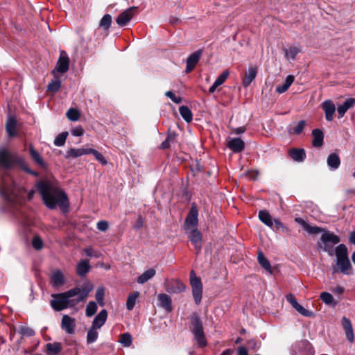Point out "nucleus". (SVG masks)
<instances>
[{
	"mask_svg": "<svg viewBox=\"0 0 355 355\" xmlns=\"http://www.w3.org/2000/svg\"><path fill=\"white\" fill-rule=\"evenodd\" d=\"M93 288L94 285L92 282H85L80 287L76 286L66 292L53 294L52 297L54 299L51 300L50 304L56 311H62L68 307L72 308L80 302H85Z\"/></svg>",
	"mask_w": 355,
	"mask_h": 355,
	"instance_id": "f257e3e1",
	"label": "nucleus"
},
{
	"mask_svg": "<svg viewBox=\"0 0 355 355\" xmlns=\"http://www.w3.org/2000/svg\"><path fill=\"white\" fill-rule=\"evenodd\" d=\"M37 191L42 196L44 204L51 209L58 205L62 209L68 207L67 194L49 180H40L36 184Z\"/></svg>",
	"mask_w": 355,
	"mask_h": 355,
	"instance_id": "f03ea898",
	"label": "nucleus"
},
{
	"mask_svg": "<svg viewBox=\"0 0 355 355\" xmlns=\"http://www.w3.org/2000/svg\"><path fill=\"white\" fill-rule=\"evenodd\" d=\"M15 165H19L25 172L35 177L38 173L32 171L26 164L24 159L16 153H12L6 149L0 150V168L10 170Z\"/></svg>",
	"mask_w": 355,
	"mask_h": 355,
	"instance_id": "7ed1b4c3",
	"label": "nucleus"
},
{
	"mask_svg": "<svg viewBox=\"0 0 355 355\" xmlns=\"http://www.w3.org/2000/svg\"><path fill=\"white\" fill-rule=\"evenodd\" d=\"M336 265L340 272L344 275L353 274V268L348 257L347 248L345 244L338 245L335 249Z\"/></svg>",
	"mask_w": 355,
	"mask_h": 355,
	"instance_id": "20e7f679",
	"label": "nucleus"
},
{
	"mask_svg": "<svg viewBox=\"0 0 355 355\" xmlns=\"http://www.w3.org/2000/svg\"><path fill=\"white\" fill-rule=\"evenodd\" d=\"M190 322L192 326L191 331L194 339L200 347L207 345V340L204 333L202 322L197 313H193L190 316Z\"/></svg>",
	"mask_w": 355,
	"mask_h": 355,
	"instance_id": "39448f33",
	"label": "nucleus"
},
{
	"mask_svg": "<svg viewBox=\"0 0 355 355\" xmlns=\"http://www.w3.org/2000/svg\"><path fill=\"white\" fill-rule=\"evenodd\" d=\"M340 241V238L336 234L329 231H324L317 244L324 252H327L329 255L332 256L334 245L338 244Z\"/></svg>",
	"mask_w": 355,
	"mask_h": 355,
	"instance_id": "423d86ee",
	"label": "nucleus"
},
{
	"mask_svg": "<svg viewBox=\"0 0 355 355\" xmlns=\"http://www.w3.org/2000/svg\"><path fill=\"white\" fill-rule=\"evenodd\" d=\"M190 284L194 301L198 305L202 297V284L200 278L196 276L194 270L190 272Z\"/></svg>",
	"mask_w": 355,
	"mask_h": 355,
	"instance_id": "0eeeda50",
	"label": "nucleus"
},
{
	"mask_svg": "<svg viewBox=\"0 0 355 355\" xmlns=\"http://www.w3.org/2000/svg\"><path fill=\"white\" fill-rule=\"evenodd\" d=\"M198 210L196 205L193 203L186 217L184 228L188 232L190 230L197 229L198 223Z\"/></svg>",
	"mask_w": 355,
	"mask_h": 355,
	"instance_id": "6e6552de",
	"label": "nucleus"
},
{
	"mask_svg": "<svg viewBox=\"0 0 355 355\" xmlns=\"http://www.w3.org/2000/svg\"><path fill=\"white\" fill-rule=\"evenodd\" d=\"M164 286L165 290L170 294H179L186 289V286L178 279H166Z\"/></svg>",
	"mask_w": 355,
	"mask_h": 355,
	"instance_id": "1a4fd4ad",
	"label": "nucleus"
},
{
	"mask_svg": "<svg viewBox=\"0 0 355 355\" xmlns=\"http://www.w3.org/2000/svg\"><path fill=\"white\" fill-rule=\"evenodd\" d=\"M137 7L132 6L119 15L116 19V24L120 26H125L135 15Z\"/></svg>",
	"mask_w": 355,
	"mask_h": 355,
	"instance_id": "9d476101",
	"label": "nucleus"
},
{
	"mask_svg": "<svg viewBox=\"0 0 355 355\" xmlns=\"http://www.w3.org/2000/svg\"><path fill=\"white\" fill-rule=\"evenodd\" d=\"M202 54V49H198L194 53H191L187 59V67L185 72L187 73L191 72L199 62L200 57Z\"/></svg>",
	"mask_w": 355,
	"mask_h": 355,
	"instance_id": "9b49d317",
	"label": "nucleus"
},
{
	"mask_svg": "<svg viewBox=\"0 0 355 355\" xmlns=\"http://www.w3.org/2000/svg\"><path fill=\"white\" fill-rule=\"evenodd\" d=\"M69 68V58L64 51H61L57 62L56 69L59 73H64Z\"/></svg>",
	"mask_w": 355,
	"mask_h": 355,
	"instance_id": "f8f14e48",
	"label": "nucleus"
},
{
	"mask_svg": "<svg viewBox=\"0 0 355 355\" xmlns=\"http://www.w3.org/2000/svg\"><path fill=\"white\" fill-rule=\"evenodd\" d=\"M189 233V239L194 245L197 253H199L202 248V234L198 229L190 230Z\"/></svg>",
	"mask_w": 355,
	"mask_h": 355,
	"instance_id": "ddd939ff",
	"label": "nucleus"
},
{
	"mask_svg": "<svg viewBox=\"0 0 355 355\" xmlns=\"http://www.w3.org/2000/svg\"><path fill=\"white\" fill-rule=\"evenodd\" d=\"M61 328L68 334H73L75 333L76 320L68 315H64L62 318Z\"/></svg>",
	"mask_w": 355,
	"mask_h": 355,
	"instance_id": "4468645a",
	"label": "nucleus"
},
{
	"mask_svg": "<svg viewBox=\"0 0 355 355\" xmlns=\"http://www.w3.org/2000/svg\"><path fill=\"white\" fill-rule=\"evenodd\" d=\"M29 153L32 160L35 164L40 166L42 169H46L48 165L44 160L41 155L35 149L32 144L29 146Z\"/></svg>",
	"mask_w": 355,
	"mask_h": 355,
	"instance_id": "2eb2a0df",
	"label": "nucleus"
},
{
	"mask_svg": "<svg viewBox=\"0 0 355 355\" xmlns=\"http://www.w3.org/2000/svg\"><path fill=\"white\" fill-rule=\"evenodd\" d=\"M321 107L324 112L326 120L331 121L336 111V107L333 101L331 100H326L321 104Z\"/></svg>",
	"mask_w": 355,
	"mask_h": 355,
	"instance_id": "dca6fc26",
	"label": "nucleus"
},
{
	"mask_svg": "<svg viewBox=\"0 0 355 355\" xmlns=\"http://www.w3.org/2000/svg\"><path fill=\"white\" fill-rule=\"evenodd\" d=\"M227 147L234 153H241L245 148V143L241 138L231 139L227 141Z\"/></svg>",
	"mask_w": 355,
	"mask_h": 355,
	"instance_id": "f3484780",
	"label": "nucleus"
},
{
	"mask_svg": "<svg viewBox=\"0 0 355 355\" xmlns=\"http://www.w3.org/2000/svg\"><path fill=\"white\" fill-rule=\"evenodd\" d=\"M178 135L171 129L168 130L167 137L166 139L161 144L159 148L165 150L171 147V146L177 142V138Z\"/></svg>",
	"mask_w": 355,
	"mask_h": 355,
	"instance_id": "a211bd4d",
	"label": "nucleus"
},
{
	"mask_svg": "<svg viewBox=\"0 0 355 355\" xmlns=\"http://www.w3.org/2000/svg\"><path fill=\"white\" fill-rule=\"evenodd\" d=\"M107 318V312L105 309L101 310L94 318L92 327L99 329L101 328L106 322Z\"/></svg>",
	"mask_w": 355,
	"mask_h": 355,
	"instance_id": "6ab92c4d",
	"label": "nucleus"
},
{
	"mask_svg": "<svg viewBox=\"0 0 355 355\" xmlns=\"http://www.w3.org/2000/svg\"><path fill=\"white\" fill-rule=\"evenodd\" d=\"M257 70V67H251L249 68L243 78V85L244 87H248L256 78Z\"/></svg>",
	"mask_w": 355,
	"mask_h": 355,
	"instance_id": "aec40b11",
	"label": "nucleus"
},
{
	"mask_svg": "<svg viewBox=\"0 0 355 355\" xmlns=\"http://www.w3.org/2000/svg\"><path fill=\"white\" fill-rule=\"evenodd\" d=\"M158 300L159 302V306L162 308L164 309L168 312H171L172 311V300L167 294H159L158 295Z\"/></svg>",
	"mask_w": 355,
	"mask_h": 355,
	"instance_id": "412c9836",
	"label": "nucleus"
},
{
	"mask_svg": "<svg viewBox=\"0 0 355 355\" xmlns=\"http://www.w3.org/2000/svg\"><path fill=\"white\" fill-rule=\"evenodd\" d=\"M257 261L259 264L263 268H264L270 274H272L271 264L269 260L265 257L264 254L261 250H259L257 252Z\"/></svg>",
	"mask_w": 355,
	"mask_h": 355,
	"instance_id": "4be33fe9",
	"label": "nucleus"
},
{
	"mask_svg": "<svg viewBox=\"0 0 355 355\" xmlns=\"http://www.w3.org/2000/svg\"><path fill=\"white\" fill-rule=\"evenodd\" d=\"M289 156L295 162H303L306 157V153L303 148H292L288 151Z\"/></svg>",
	"mask_w": 355,
	"mask_h": 355,
	"instance_id": "5701e85b",
	"label": "nucleus"
},
{
	"mask_svg": "<svg viewBox=\"0 0 355 355\" xmlns=\"http://www.w3.org/2000/svg\"><path fill=\"white\" fill-rule=\"evenodd\" d=\"M313 139L312 144L314 147L320 148L323 145L324 133L320 129H314L312 130Z\"/></svg>",
	"mask_w": 355,
	"mask_h": 355,
	"instance_id": "b1692460",
	"label": "nucleus"
},
{
	"mask_svg": "<svg viewBox=\"0 0 355 355\" xmlns=\"http://www.w3.org/2000/svg\"><path fill=\"white\" fill-rule=\"evenodd\" d=\"M342 325L345 331L347 338L352 342L354 340V332L351 321L346 317L342 318Z\"/></svg>",
	"mask_w": 355,
	"mask_h": 355,
	"instance_id": "393cba45",
	"label": "nucleus"
},
{
	"mask_svg": "<svg viewBox=\"0 0 355 355\" xmlns=\"http://www.w3.org/2000/svg\"><path fill=\"white\" fill-rule=\"evenodd\" d=\"M90 268L89 260H82L77 265L76 273L78 276L83 277L89 271Z\"/></svg>",
	"mask_w": 355,
	"mask_h": 355,
	"instance_id": "a878e982",
	"label": "nucleus"
},
{
	"mask_svg": "<svg viewBox=\"0 0 355 355\" xmlns=\"http://www.w3.org/2000/svg\"><path fill=\"white\" fill-rule=\"evenodd\" d=\"M259 220L268 227L272 228L274 225V219L269 212L266 210H261L259 212Z\"/></svg>",
	"mask_w": 355,
	"mask_h": 355,
	"instance_id": "bb28decb",
	"label": "nucleus"
},
{
	"mask_svg": "<svg viewBox=\"0 0 355 355\" xmlns=\"http://www.w3.org/2000/svg\"><path fill=\"white\" fill-rule=\"evenodd\" d=\"M46 353L48 355H58L62 351V344L59 342L47 343L46 345Z\"/></svg>",
	"mask_w": 355,
	"mask_h": 355,
	"instance_id": "cd10ccee",
	"label": "nucleus"
},
{
	"mask_svg": "<svg viewBox=\"0 0 355 355\" xmlns=\"http://www.w3.org/2000/svg\"><path fill=\"white\" fill-rule=\"evenodd\" d=\"M327 163L329 167H330L331 169H337L340 164V159L338 155L335 153H331L327 157Z\"/></svg>",
	"mask_w": 355,
	"mask_h": 355,
	"instance_id": "c85d7f7f",
	"label": "nucleus"
},
{
	"mask_svg": "<svg viewBox=\"0 0 355 355\" xmlns=\"http://www.w3.org/2000/svg\"><path fill=\"white\" fill-rule=\"evenodd\" d=\"M17 121L15 118L9 117L6 124V129L9 137L16 135Z\"/></svg>",
	"mask_w": 355,
	"mask_h": 355,
	"instance_id": "c756f323",
	"label": "nucleus"
},
{
	"mask_svg": "<svg viewBox=\"0 0 355 355\" xmlns=\"http://www.w3.org/2000/svg\"><path fill=\"white\" fill-rule=\"evenodd\" d=\"M64 277L60 270L54 272L51 276V283L53 286H60L64 284Z\"/></svg>",
	"mask_w": 355,
	"mask_h": 355,
	"instance_id": "7c9ffc66",
	"label": "nucleus"
},
{
	"mask_svg": "<svg viewBox=\"0 0 355 355\" xmlns=\"http://www.w3.org/2000/svg\"><path fill=\"white\" fill-rule=\"evenodd\" d=\"M156 271L153 268H150L144 273H142L140 276L137 277V282L138 284H144L147 282L149 279L153 278L155 275Z\"/></svg>",
	"mask_w": 355,
	"mask_h": 355,
	"instance_id": "2f4dec72",
	"label": "nucleus"
},
{
	"mask_svg": "<svg viewBox=\"0 0 355 355\" xmlns=\"http://www.w3.org/2000/svg\"><path fill=\"white\" fill-rule=\"evenodd\" d=\"M294 76L292 75H288L285 80V83L282 85H278L276 87V92L279 94H282L288 90L289 87L292 85L294 81Z\"/></svg>",
	"mask_w": 355,
	"mask_h": 355,
	"instance_id": "473e14b6",
	"label": "nucleus"
},
{
	"mask_svg": "<svg viewBox=\"0 0 355 355\" xmlns=\"http://www.w3.org/2000/svg\"><path fill=\"white\" fill-rule=\"evenodd\" d=\"M273 230L282 232L286 235H291V230L283 224L279 219H274V225L272 228Z\"/></svg>",
	"mask_w": 355,
	"mask_h": 355,
	"instance_id": "72a5a7b5",
	"label": "nucleus"
},
{
	"mask_svg": "<svg viewBox=\"0 0 355 355\" xmlns=\"http://www.w3.org/2000/svg\"><path fill=\"white\" fill-rule=\"evenodd\" d=\"M139 296V293L138 291H135L133 293H131L128 298L126 302V308L128 311H131L133 309L134 306H135L136 301L138 299Z\"/></svg>",
	"mask_w": 355,
	"mask_h": 355,
	"instance_id": "f704fd0d",
	"label": "nucleus"
},
{
	"mask_svg": "<svg viewBox=\"0 0 355 355\" xmlns=\"http://www.w3.org/2000/svg\"><path fill=\"white\" fill-rule=\"evenodd\" d=\"M179 112L184 120L189 123L192 121L193 115L191 110L185 105H182L179 108Z\"/></svg>",
	"mask_w": 355,
	"mask_h": 355,
	"instance_id": "c9c22d12",
	"label": "nucleus"
},
{
	"mask_svg": "<svg viewBox=\"0 0 355 355\" xmlns=\"http://www.w3.org/2000/svg\"><path fill=\"white\" fill-rule=\"evenodd\" d=\"M112 18L110 14H105L100 21L99 27L107 31L112 24Z\"/></svg>",
	"mask_w": 355,
	"mask_h": 355,
	"instance_id": "e433bc0d",
	"label": "nucleus"
},
{
	"mask_svg": "<svg viewBox=\"0 0 355 355\" xmlns=\"http://www.w3.org/2000/svg\"><path fill=\"white\" fill-rule=\"evenodd\" d=\"M66 116L69 120L71 121H77L80 119V114L76 108H70L67 110Z\"/></svg>",
	"mask_w": 355,
	"mask_h": 355,
	"instance_id": "4c0bfd02",
	"label": "nucleus"
},
{
	"mask_svg": "<svg viewBox=\"0 0 355 355\" xmlns=\"http://www.w3.org/2000/svg\"><path fill=\"white\" fill-rule=\"evenodd\" d=\"M83 155V148H71L66 152L65 158H76Z\"/></svg>",
	"mask_w": 355,
	"mask_h": 355,
	"instance_id": "58836bf2",
	"label": "nucleus"
},
{
	"mask_svg": "<svg viewBox=\"0 0 355 355\" xmlns=\"http://www.w3.org/2000/svg\"><path fill=\"white\" fill-rule=\"evenodd\" d=\"M98 336V333L96 331V328L91 327L89 329L87 335V343H92L95 342Z\"/></svg>",
	"mask_w": 355,
	"mask_h": 355,
	"instance_id": "ea45409f",
	"label": "nucleus"
},
{
	"mask_svg": "<svg viewBox=\"0 0 355 355\" xmlns=\"http://www.w3.org/2000/svg\"><path fill=\"white\" fill-rule=\"evenodd\" d=\"M97 304L95 302L91 301L89 302L85 310V314L87 317H92L93 316L96 311H97Z\"/></svg>",
	"mask_w": 355,
	"mask_h": 355,
	"instance_id": "a19ab883",
	"label": "nucleus"
},
{
	"mask_svg": "<svg viewBox=\"0 0 355 355\" xmlns=\"http://www.w3.org/2000/svg\"><path fill=\"white\" fill-rule=\"evenodd\" d=\"M104 295H105V290L103 287H98L96 290L95 297L101 306H103L105 305L104 302Z\"/></svg>",
	"mask_w": 355,
	"mask_h": 355,
	"instance_id": "79ce46f5",
	"label": "nucleus"
},
{
	"mask_svg": "<svg viewBox=\"0 0 355 355\" xmlns=\"http://www.w3.org/2000/svg\"><path fill=\"white\" fill-rule=\"evenodd\" d=\"M68 132H61L55 137L54 144L56 146H62L65 144Z\"/></svg>",
	"mask_w": 355,
	"mask_h": 355,
	"instance_id": "37998d69",
	"label": "nucleus"
},
{
	"mask_svg": "<svg viewBox=\"0 0 355 355\" xmlns=\"http://www.w3.org/2000/svg\"><path fill=\"white\" fill-rule=\"evenodd\" d=\"M119 342L124 347H130L132 344V336L129 333H124L121 335Z\"/></svg>",
	"mask_w": 355,
	"mask_h": 355,
	"instance_id": "c03bdc74",
	"label": "nucleus"
},
{
	"mask_svg": "<svg viewBox=\"0 0 355 355\" xmlns=\"http://www.w3.org/2000/svg\"><path fill=\"white\" fill-rule=\"evenodd\" d=\"M61 86V81L60 80H54L49 83L47 89L51 92H56L59 90Z\"/></svg>",
	"mask_w": 355,
	"mask_h": 355,
	"instance_id": "a18cd8bd",
	"label": "nucleus"
},
{
	"mask_svg": "<svg viewBox=\"0 0 355 355\" xmlns=\"http://www.w3.org/2000/svg\"><path fill=\"white\" fill-rule=\"evenodd\" d=\"M294 309L297 312H299L301 315H302L303 316H305V317H313V313L312 311H310L304 309L300 304H297Z\"/></svg>",
	"mask_w": 355,
	"mask_h": 355,
	"instance_id": "49530a36",
	"label": "nucleus"
},
{
	"mask_svg": "<svg viewBox=\"0 0 355 355\" xmlns=\"http://www.w3.org/2000/svg\"><path fill=\"white\" fill-rule=\"evenodd\" d=\"M247 347L250 350L256 351L260 348L261 343L254 339H250L247 341Z\"/></svg>",
	"mask_w": 355,
	"mask_h": 355,
	"instance_id": "de8ad7c7",
	"label": "nucleus"
},
{
	"mask_svg": "<svg viewBox=\"0 0 355 355\" xmlns=\"http://www.w3.org/2000/svg\"><path fill=\"white\" fill-rule=\"evenodd\" d=\"M299 52V48L293 46L286 50V56L290 57L292 60H294Z\"/></svg>",
	"mask_w": 355,
	"mask_h": 355,
	"instance_id": "09e8293b",
	"label": "nucleus"
},
{
	"mask_svg": "<svg viewBox=\"0 0 355 355\" xmlns=\"http://www.w3.org/2000/svg\"><path fill=\"white\" fill-rule=\"evenodd\" d=\"M306 121L304 120H301L298 121L297 125L293 128V133L295 135H300L302 132L304 127L306 126Z\"/></svg>",
	"mask_w": 355,
	"mask_h": 355,
	"instance_id": "8fccbe9b",
	"label": "nucleus"
},
{
	"mask_svg": "<svg viewBox=\"0 0 355 355\" xmlns=\"http://www.w3.org/2000/svg\"><path fill=\"white\" fill-rule=\"evenodd\" d=\"M320 299L326 304H331L334 301L333 295L328 292H323L320 294Z\"/></svg>",
	"mask_w": 355,
	"mask_h": 355,
	"instance_id": "3c124183",
	"label": "nucleus"
},
{
	"mask_svg": "<svg viewBox=\"0 0 355 355\" xmlns=\"http://www.w3.org/2000/svg\"><path fill=\"white\" fill-rule=\"evenodd\" d=\"M229 76L228 71H224L215 80L214 83L217 85L218 86L221 85L225 80Z\"/></svg>",
	"mask_w": 355,
	"mask_h": 355,
	"instance_id": "603ef678",
	"label": "nucleus"
},
{
	"mask_svg": "<svg viewBox=\"0 0 355 355\" xmlns=\"http://www.w3.org/2000/svg\"><path fill=\"white\" fill-rule=\"evenodd\" d=\"M305 230L306 232H308L309 234H318V233H320L322 232H324V230L322 228L317 227V226H311L309 224L306 227Z\"/></svg>",
	"mask_w": 355,
	"mask_h": 355,
	"instance_id": "864d4df0",
	"label": "nucleus"
},
{
	"mask_svg": "<svg viewBox=\"0 0 355 355\" xmlns=\"http://www.w3.org/2000/svg\"><path fill=\"white\" fill-rule=\"evenodd\" d=\"M33 247L37 250H41L43 247V241L40 236H34L32 241Z\"/></svg>",
	"mask_w": 355,
	"mask_h": 355,
	"instance_id": "5fc2aeb1",
	"label": "nucleus"
},
{
	"mask_svg": "<svg viewBox=\"0 0 355 355\" xmlns=\"http://www.w3.org/2000/svg\"><path fill=\"white\" fill-rule=\"evenodd\" d=\"M165 95L168 97L173 102L178 104L182 102V98L180 96H176L175 94L172 91H168L166 92Z\"/></svg>",
	"mask_w": 355,
	"mask_h": 355,
	"instance_id": "6e6d98bb",
	"label": "nucleus"
},
{
	"mask_svg": "<svg viewBox=\"0 0 355 355\" xmlns=\"http://www.w3.org/2000/svg\"><path fill=\"white\" fill-rule=\"evenodd\" d=\"M20 334L22 336H33L35 335V331L33 329L29 327H24L20 329Z\"/></svg>",
	"mask_w": 355,
	"mask_h": 355,
	"instance_id": "4d7b16f0",
	"label": "nucleus"
},
{
	"mask_svg": "<svg viewBox=\"0 0 355 355\" xmlns=\"http://www.w3.org/2000/svg\"><path fill=\"white\" fill-rule=\"evenodd\" d=\"M96 226L98 230L105 232L109 227V224L105 220H100L97 223Z\"/></svg>",
	"mask_w": 355,
	"mask_h": 355,
	"instance_id": "13d9d810",
	"label": "nucleus"
},
{
	"mask_svg": "<svg viewBox=\"0 0 355 355\" xmlns=\"http://www.w3.org/2000/svg\"><path fill=\"white\" fill-rule=\"evenodd\" d=\"M93 155L95 157V158L99 161L103 165H105L107 164V160L105 159V157H103V155L99 153L98 151H97L96 150H95L94 153H93Z\"/></svg>",
	"mask_w": 355,
	"mask_h": 355,
	"instance_id": "bf43d9fd",
	"label": "nucleus"
},
{
	"mask_svg": "<svg viewBox=\"0 0 355 355\" xmlns=\"http://www.w3.org/2000/svg\"><path fill=\"white\" fill-rule=\"evenodd\" d=\"M84 132H85V130L83 128V127L80 126V125H78V126L75 127L72 130L71 134L73 136L80 137V136H82L84 134Z\"/></svg>",
	"mask_w": 355,
	"mask_h": 355,
	"instance_id": "052dcab7",
	"label": "nucleus"
},
{
	"mask_svg": "<svg viewBox=\"0 0 355 355\" xmlns=\"http://www.w3.org/2000/svg\"><path fill=\"white\" fill-rule=\"evenodd\" d=\"M286 300L292 305L293 308H295L296 305L299 304L296 298L292 294L288 295L286 296Z\"/></svg>",
	"mask_w": 355,
	"mask_h": 355,
	"instance_id": "680f3d73",
	"label": "nucleus"
},
{
	"mask_svg": "<svg viewBox=\"0 0 355 355\" xmlns=\"http://www.w3.org/2000/svg\"><path fill=\"white\" fill-rule=\"evenodd\" d=\"M355 103V99L353 98H349L346 99V101L343 103L344 107L349 110L351 108Z\"/></svg>",
	"mask_w": 355,
	"mask_h": 355,
	"instance_id": "e2e57ef3",
	"label": "nucleus"
},
{
	"mask_svg": "<svg viewBox=\"0 0 355 355\" xmlns=\"http://www.w3.org/2000/svg\"><path fill=\"white\" fill-rule=\"evenodd\" d=\"M347 110H347V108L345 107H344L343 104H342L341 105H339L337 108L338 117L342 118L345 115V114L346 113V112Z\"/></svg>",
	"mask_w": 355,
	"mask_h": 355,
	"instance_id": "0e129e2a",
	"label": "nucleus"
},
{
	"mask_svg": "<svg viewBox=\"0 0 355 355\" xmlns=\"http://www.w3.org/2000/svg\"><path fill=\"white\" fill-rule=\"evenodd\" d=\"M143 227V218L141 216H139L133 225V228L135 230H139Z\"/></svg>",
	"mask_w": 355,
	"mask_h": 355,
	"instance_id": "69168bd1",
	"label": "nucleus"
},
{
	"mask_svg": "<svg viewBox=\"0 0 355 355\" xmlns=\"http://www.w3.org/2000/svg\"><path fill=\"white\" fill-rule=\"evenodd\" d=\"M232 132L236 135H241L245 132L246 128L245 126L232 128Z\"/></svg>",
	"mask_w": 355,
	"mask_h": 355,
	"instance_id": "338daca9",
	"label": "nucleus"
},
{
	"mask_svg": "<svg viewBox=\"0 0 355 355\" xmlns=\"http://www.w3.org/2000/svg\"><path fill=\"white\" fill-rule=\"evenodd\" d=\"M238 355H248L247 348L244 346H239L238 347Z\"/></svg>",
	"mask_w": 355,
	"mask_h": 355,
	"instance_id": "774afa93",
	"label": "nucleus"
}]
</instances>
